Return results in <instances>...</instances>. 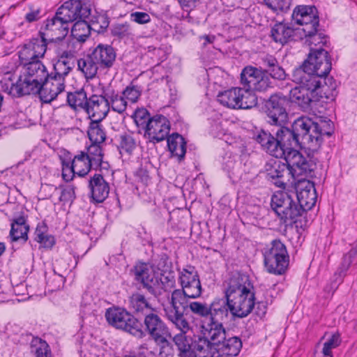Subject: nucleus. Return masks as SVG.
Segmentation results:
<instances>
[{
    "label": "nucleus",
    "instance_id": "2f4dec72",
    "mask_svg": "<svg viewBox=\"0 0 357 357\" xmlns=\"http://www.w3.org/2000/svg\"><path fill=\"white\" fill-rule=\"evenodd\" d=\"M134 86L132 82L123 91L122 96L114 95L109 97V106L114 111L118 113L123 112L128 105V103H134Z\"/></svg>",
    "mask_w": 357,
    "mask_h": 357
},
{
    "label": "nucleus",
    "instance_id": "3c124183",
    "mask_svg": "<svg viewBox=\"0 0 357 357\" xmlns=\"http://www.w3.org/2000/svg\"><path fill=\"white\" fill-rule=\"evenodd\" d=\"M87 100L86 93L83 89L68 93L67 95V101L69 105L74 109L80 107L85 109Z\"/></svg>",
    "mask_w": 357,
    "mask_h": 357
},
{
    "label": "nucleus",
    "instance_id": "72a5a7b5",
    "mask_svg": "<svg viewBox=\"0 0 357 357\" xmlns=\"http://www.w3.org/2000/svg\"><path fill=\"white\" fill-rule=\"evenodd\" d=\"M167 147L172 156L178 158L179 162L182 161L186 153L187 142L184 137L178 132H174L166 138Z\"/></svg>",
    "mask_w": 357,
    "mask_h": 357
},
{
    "label": "nucleus",
    "instance_id": "2eb2a0df",
    "mask_svg": "<svg viewBox=\"0 0 357 357\" xmlns=\"http://www.w3.org/2000/svg\"><path fill=\"white\" fill-rule=\"evenodd\" d=\"M294 198L297 204L304 210V214L312 209L317 202L316 190L312 183L303 179L299 181L295 187Z\"/></svg>",
    "mask_w": 357,
    "mask_h": 357
},
{
    "label": "nucleus",
    "instance_id": "ddd939ff",
    "mask_svg": "<svg viewBox=\"0 0 357 357\" xmlns=\"http://www.w3.org/2000/svg\"><path fill=\"white\" fill-rule=\"evenodd\" d=\"M279 159L275 158L266 162L264 167L266 178L275 186L284 189L291 176L287 166Z\"/></svg>",
    "mask_w": 357,
    "mask_h": 357
},
{
    "label": "nucleus",
    "instance_id": "bb28decb",
    "mask_svg": "<svg viewBox=\"0 0 357 357\" xmlns=\"http://www.w3.org/2000/svg\"><path fill=\"white\" fill-rule=\"evenodd\" d=\"M20 61L22 66L21 72L26 74L27 77L33 78L40 83L48 77L49 73L41 61L36 59L31 61L20 59Z\"/></svg>",
    "mask_w": 357,
    "mask_h": 357
},
{
    "label": "nucleus",
    "instance_id": "a211bd4d",
    "mask_svg": "<svg viewBox=\"0 0 357 357\" xmlns=\"http://www.w3.org/2000/svg\"><path fill=\"white\" fill-rule=\"evenodd\" d=\"M105 318L111 326L132 334L134 320L132 316L124 309L109 308L105 312Z\"/></svg>",
    "mask_w": 357,
    "mask_h": 357
},
{
    "label": "nucleus",
    "instance_id": "a19ab883",
    "mask_svg": "<svg viewBox=\"0 0 357 357\" xmlns=\"http://www.w3.org/2000/svg\"><path fill=\"white\" fill-rule=\"evenodd\" d=\"M34 235L35 241L45 248H52L55 244V238L48 234V227L45 222H38Z\"/></svg>",
    "mask_w": 357,
    "mask_h": 357
},
{
    "label": "nucleus",
    "instance_id": "4468645a",
    "mask_svg": "<svg viewBox=\"0 0 357 357\" xmlns=\"http://www.w3.org/2000/svg\"><path fill=\"white\" fill-rule=\"evenodd\" d=\"M158 280L153 267L149 263L139 261L135 265V287L138 290L145 289L153 296H156L155 285Z\"/></svg>",
    "mask_w": 357,
    "mask_h": 357
},
{
    "label": "nucleus",
    "instance_id": "9d476101",
    "mask_svg": "<svg viewBox=\"0 0 357 357\" xmlns=\"http://www.w3.org/2000/svg\"><path fill=\"white\" fill-rule=\"evenodd\" d=\"M289 105V100L281 93H275L264 102L265 113L267 116V121L278 127L282 126L288 119L287 106Z\"/></svg>",
    "mask_w": 357,
    "mask_h": 357
},
{
    "label": "nucleus",
    "instance_id": "338daca9",
    "mask_svg": "<svg viewBox=\"0 0 357 357\" xmlns=\"http://www.w3.org/2000/svg\"><path fill=\"white\" fill-rule=\"evenodd\" d=\"M59 189L53 185L50 184H45L42 185L40 190V195L42 197L43 199H50L52 197V195L57 192V191Z\"/></svg>",
    "mask_w": 357,
    "mask_h": 357
},
{
    "label": "nucleus",
    "instance_id": "c756f323",
    "mask_svg": "<svg viewBox=\"0 0 357 357\" xmlns=\"http://www.w3.org/2000/svg\"><path fill=\"white\" fill-rule=\"evenodd\" d=\"M334 132V124L330 119L313 121L314 149L317 151L323 142L324 136H331Z\"/></svg>",
    "mask_w": 357,
    "mask_h": 357
},
{
    "label": "nucleus",
    "instance_id": "b1692460",
    "mask_svg": "<svg viewBox=\"0 0 357 357\" xmlns=\"http://www.w3.org/2000/svg\"><path fill=\"white\" fill-rule=\"evenodd\" d=\"M297 203L295 198L289 200V203L284 212V216L280 218V221L286 225L295 224L296 227H302L303 226V222L305 225L307 220L304 214V210H302Z\"/></svg>",
    "mask_w": 357,
    "mask_h": 357
},
{
    "label": "nucleus",
    "instance_id": "49530a36",
    "mask_svg": "<svg viewBox=\"0 0 357 357\" xmlns=\"http://www.w3.org/2000/svg\"><path fill=\"white\" fill-rule=\"evenodd\" d=\"M222 343V355L225 357L236 356L242 349V342L240 337L234 336L228 339H225Z\"/></svg>",
    "mask_w": 357,
    "mask_h": 357
},
{
    "label": "nucleus",
    "instance_id": "6e6d98bb",
    "mask_svg": "<svg viewBox=\"0 0 357 357\" xmlns=\"http://www.w3.org/2000/svg\"><path fill=\"white\" fill-rule=\"evenodd\" d=\"M305 36L307 38L306 41L310 45H314L315 46L319 44L325 45L327 43V36L319 29V26H314V31H312L310 33H304Z\"/></svg>",
    "mask_w": 357,
    "mask_h": 357
},
{
    "label": "nucleus",
    "instance_id": "423d86ee",
    "mask_svg": "<svg viewBox=\"0 0 357 357\" xmlns=\"http://www.w3.org/2000/svg\"><path fill=\"white\" fill-rule=\"evenodd\" d=\"M264 264L269 273L282 275L289 264V255L285 245L279 239L271 241L263 250Z\"/></svg>",
    "mask_w": 357,
    "mask_h": 357
},
{
    "label": "nucleus",
    "instance_id": "20e7f679",
    "mask_svg": "<svg viewBox=\"0 0 357 357\" xmlns=\"http://www.w3.org/2000/svg\"><path fill=\"white\" fill-rule=\"evenodd\" d=\"M263 67L247 66L241 73L242 82L259 93L274 88L273 80L284 81L287 77L284 68L273 55L261 58Z\"/></svg>",
    "mask_w": 357,
    "mask_h": 357
},
{
    "label": "nucleus",
    "instance_id": "aec40b11",
    "mask_svg": "<svg viewBox=\"0 0 357 357\" xmlns=\"http://www.w3.org/2000/svg\"><path fill=\"white\" fill-rule=\"evenodd\" d=\"M105 95H92L88 98L85 111L89 114L90 119H104L109 110V98Z\"/></svg>",
    "mask_w": 357,
    "mask_h": 357
},
{
    "label": "nucleus",
    "instance_id": "5701e85b",
    "mask_svg": "<svg viewBox=\"0 0 357 357\" xmlns=\"http://www.w3.org/2000/svg\"><path fill=\"white\" fill-rule=\"evenodd\" d=\"M201 328L203 336L213 345H219L225 339L226 331L222 322L206 319Z\"/></svg>",
    "mask_w": 357,
    "mask_h": 357
},
{
    "label": "nucleus",
    "instance_id": "0eeeda50",
    "mask_svg": "<svg viewBox=\"0 0 357 357\" xmlns=\"http://www.w3.org/2000/svg\"><path fill=\"white\" fill-rule=\"evenodd\" d=\"M195 296L187 295L181 289H175L171 296V308L166 310L167 319L179 330L190 328L189 324L185 315L189 312L190 302L189 298H197Z\"/></svg>",
    "mask_w": 357,
    "mask_h": 357
},
{
    "label": "nucleus",
    "instance_id": "9b49d317",
    "mask_svg": "<svg viewBox=\"0 0 357 357\" xmlns=\"http://www.w3.org/2000/svg\"><path fill=\"white\" fill-rule=\"evenodd\" d=\"M91 5L89 0H68L60 6L56 13L64 21L71 23L91 15Z\"/></svg>",
    "mask_w": 357,
    "mask_h": 357
},
{
    "label": "nucleus",
    "instance_id": "a18cd8bd",
    "mask_svg": "<svg viewBox=\"0 0 357 357\" xmlns=\"http://www.w3.org/2000/svg\"><path fill=\"white\" fill-rule=\"evenodd\" d=\"M239 88H232L218 95V100L220 103L228 108L237 109L238 106V92Z\"/></svg>",
    "mask_w": 357,
    "mask_h": 357
},
{
    "label": "nucleus",
    "instance_id": "13d9d810",
    "mask_svg": "<svg viewBox=\"0 0 357 357\" xmlns=\"http://www.w3.org/2000/svg\"><path fill=\"white\" fill-rule=\"evenodd\" d=\"M264 4L273 12H286L291 6V0H263Z\"/></svg>",
    "mask_w": 357,
    "mask_h": 357
},
{
    "label": "nucleus",
    "instance_id": "864d4df0",
    "mask_svg": "<svg viewBox=\"0 0 357 357\" xmlns=\"http://www.w3.org/2000/svg\"><path fill=\"white\" fill-rule=\"evenodd\" d=\"M109 18L105 13L91 15L89 24L91 29L97 32L104 31L109 26Z\"/></svg>",
    "mask_w": 357,
    "mask_h": 357
},
{
    "label": "nucleus",
    "instance_id": "e2e57ef3",
    "mask_svg": "<svg viewBox=\"0 0 357 357\" xmlns=\"http://www.w3.org/2000/svg\"><path fill=\"white\" fill-rule=\"evenodd\" d=\"M75 198V187L68 185L61 189L59 201L63 203L72 202Z\"/></svg>",
    "mask_w": 357,
    "mask_h": 357
},
{
    "label": "nucleus",
    "instance_id": "4d7b16f0",
    "mask_svg": "<svg viewBox=\"0 0 357 357\" xmlns=\"http://www.w3.org/2000/svg\"><path fill=\"white\" fill-rule=\"evenodd\" d=\"M191 345L195 354H196V351L204 354L208 352L215 346L203 335L199 336L198 339L195 340L194 342L191 340Z\"/></svg>",
    "mask_w": 357,
    "mask_h": 357
},
{
    "label": "nucleus",
    "instance_id": "f3484780",
    "mask_svg": "<svg viewBox=\"0 0 357 357\" xmlns=\"http://www.w3.org/2000/svg\"><path fill=\"white\" fill-rule=\"evenodd\" d=\"M179 282L181 289L185 291L187 295L199 297L202 294V285L199 276L195 268L192 266L183 268L179 275Z\"/></svg>",
    "mask_w": 357,
    "mask_h": 357
},
{
    "label": "nucleus",
    "instance_id": "c85d7f7f",
    "mask_svg": "<svg viewBox=\"0 0 357 357\" xmlns=\"http://www.w3.org/2000/svg\"><path fill=\"white\" fill-rule=\"evenodd\" d=\"M10 226L9 233L10 241L26 243L29 231V225L26 222V218L24 215H20L12 220Z\"/></svg>",
    "mask_w": 357,
    "mask_h": 357
},
{
    "label": "nucleus",
    "instance_id": "dca6fc26",
    "mask_svg": "<svg viewBox=\"0 0 357 357\" xmlns=\"http://www.w3.org/2000/svg\"><path fill=\"white\" fill-rule=\"evenodd\" d=\"M170 123L167 117L162 114L152 116L149 122V130L145 129L144 136L148 135L150 142L153 143L165 140L169 135Z\"/></svg>",
    "mask_w": 357,
    "mask_h": 357
},
{
    "label": "nucleus",
    "instance_id": "cd10ccee",
    "mask_svg": "<svg viewBox=\"0 0 357 357\" xmlns=\"http://www.w3.org/2000/svg\"><path fill=\"white\" fill-rule=\"evenodd\" d=\"M91 53L101 68L112 67L116 56L114 49L111 45L102 44H99Z\"/></svg>",
    "mask_w": 357,
    "mask_h": 357
},
{
    "label": "nucleus",
    "instance_id": "393cba45",
    "mask_svg": "<svg viewBox=\"0 0 357 357\" xmlns=\"http://www.w3.org/2000/svg\"><path fill=\"white\" fill-rule=\"evenodd\" d=\"M89 188L91 198L97 203H101L106 199L109 192V183L100 174H95L89 180Z\"/></svg>",
    "mask_w": 357,
    "mask_h": 357
},
{
    "label": "nucleus",
    "instance_id": "09e8293b",
    "mask_svg": "<svg viewBox=\"0 0 357 357\" xmlns=\"http://www.w3.org/2000/svg\"><path fill=\"white\" fill-rule=\"evenodd\" d=\"M75 67V62H67L63 60H59L54 64V70L49 75L54 78L64 81L66 77Z\"/></svg>",
    "mask_w": 357,
    "mask_h": 357
},
{
    "label": "nucleus",
    "instance_id": "69168bd1",
    "mask_svg": "<svg viewBox=\"0 0 357 357\" xmlns=\"http://www.w3.org/2000/svg\"><path fill=\"white\" fill-rule=\"evenodd\" d=\"M160 273H165L172 271V264L167 255H162L157 264Z\"/></svg>",
    "mask_w": 357,
    "mask_h": 357
},
{
    "label": "nucleus",
    "instance_id": "0e129e2a",
    "mask_svg": "<svg viewBox=\"0 0 357 357\" xmlns=\"http://www.w3.org/2000/svg\"><path fill=\"white\" fill-rule=\"evenodd\" d=\"M339 342V335L333 334L329 340L324 344L323 347V354L324 356H332L331 349L337 347Z\"/></svg>",
    "mask_w": 357,
    "mask_h": 357
},
{
    "label": "nucleus",
    "instance_id": "603ef678",
    "mask_svg": "<svg viewBox=\"0 0 357 357\" xmlns=\"http://www.w3.org/2000/svg\"><path fill=\"white\" fill-rule=\"evenodd\" d=\"M152 120L149 112L144 107L135 109V126L138 128V133L145 129L149 130V122Z\"/></svg>",
    "mask_w": 357,
    "mask_h": 357
},
{
    "label": "nucleus",
    "instance_id": "774afa93",
    "mask_svg": "<svg viewBox=\"0 0 357 357\" xmlns=\"http://www.w3.org/2000/svg\"><path fill=\"white\" fill-rule=\"evenodd\" d=\"M151 17L147 13L135 11V22L138 24H145L149 22Z\"/></svg>",
    "mask_w": 357,
    "mask_h": 357
},
{
    "label": "nucleus",
    "instance_id": "052dcab7",
    "mask_svg": "<svg viewBox=\"0 0 357 357\" xmlns=\"http://www.w3.org/2000/svg\"><path fill=\"white\" fill-rule=\"evenodd\" d=\"M62 164V176L66 181H70L75 176L76 173L75 168H74L73 162L70 158L69 159L61 158Z\"/></svg>",
    "mask_w": 357,
    "mask_h": 357
},
{
    "label": "nucleus",
    "instance_id": "f257e3e1",
    "mask_svg": "<svg viewBox=\"0 0 357 357\" xmlns=\"http://www.w3.org/2000/svg\"><path fill=\"white\" fill-rule=\"evenodd\" d=\"M254 287L249 276L236 273L229 278L225 290V298H216L208 305L207 319L223 323L227 319L229 310L238 318L251 313L255 305Z\"/></svg>",
    "mask_w": 357,
    "mask_h": 357
},
{
    "label": "nucleus",
    "instance_id": "680f3d73",
    "mask_svg": "<svg viewBox=\"0 0 357 357\" xmlns=\"http://www.w3.org/2000/svg\"><path fill=\"white\" fill-rule=\"evenodd\" d=\"M161 288L165 291H169L175 285L174 272L173 271L165 273H160Z\"/></svg>",
    "mask_w": 357,
    "mask_h": 357
},
{
    "label": "nucleus",
    "instance_id": "bf43d9fd",
    "mask_svg": "<svg viewBox=\"0 0 357 357\" xmlns=\"http://www.w3.org/2000/svg\"><path fill=\"white\" fill-rule=\"evenodd\" d=\"M208 305H209L206 303L191 301L189 307V311L192 312L194 314L203 317L206 319L208 318V314H210Z\"/></svg>",
    "mask_w": 357,
    "mask_h": 357
},
{
    "label": "nucleus",
    "instance_id": "58836bf2",
    "mask_svg": "<svg viewBox=\"0 0 357 357\" xmlns=\"http://www.w3.org/2000/svg\"><path fill=\"white\" fill-rule=\"evenodd\" d=\"M78 70H80L86 79L95 77L100 68L91 53L88 54L84 58L77 60Z\"/></svg>",
    "mask_w": 357,
    "mask_h": 357
},
{
    "label": "nucleus",
    "instance_id": "6ab92c4d",
    "mask_svg": "<svg viewBox=\"0 0 357 357\" xmlns=\"http://www.w3.org/2000/svg\"><path fill=\"white\" fill-rule=\"evenodd\" d=\"M155 312L154 307L144 295L135 294V337L142 338L146 335L142 329V321Z\"/></svg>",
    "mask_w": 357,
    "mask_h": 357
},
{
    "label": "nucleus",
    "instance_id": "a878e982",
    "mask_svg": "<svg viewBox=\"0 0 357 357\" xmlns=\"http://www.w3.org/2000/svg\"><path fill=\"white\" fill-rule=\"evenodd\" d=\"M68 24L56 13L52 19L47 20L45 29L47 34H50V40L59 41L64 39L68 33Z\"/></svg>",
    "mask_w": 357,
    "mask_h": 357
},
{
    "label": "nucleus",
    "instance_id": "f8f14e48",
    "mask_svg": "<svg viewBox=\"0 0 357 357\" xmlns=\"http://www.w3.org/2000/svg\"><path fill=\"white\" fill-rule=\"evenodd\" d=\"M291 20L303 26L304 33H310L314 31V26H319V12L314 6H297L293 10Z\"/></svg>",
    "mask_w": 357,
    "mask_h": 357
},
{
    "label": "nucleus",
    "instance_id": "7ed1b4c3",
    "mask_svg": "<svg viewBox=\"0 0 357 357\" xmlns=\"http://www.w3.org/2000/svg\"><path fill=\"white\" fill-rule=\"evenodd\" d=\"M272 131L275 135L268 130L261 129L254 139L257 143H264L269 140L275 144H282L283 146L301 147L316 152V149H314L313 121L309 117L301 116L290 127L282 126L275 132Z\"/></svg>",
    "mask_w": 357,
    "mask_h": 357
},
{
    "label": "nucleus",
    "instance_id": "6e6552de",
    "mask_svg": "<svg viewBox=\"0 0 357 357\" xmlns=\"http://www.w3.org/2000/svg\"><path fill=\"white\" fill-rule=\"evenodd\" d=\"M307 75H309V71H307L305 68L302 67V65L295 68L292 74V81L296 84H298V87L292 89L290 91V98L292 102L297 103L301 107L304 109H308L310 107L312 102H318L321 100L319 94L315 96V93H313V86L310 87L306 86L305 80L301 81V78L307 79L308 78Z\"/></svg>",
    "mask_w": 357,
    "mask_h": 357
},
{
    "label": "nucleus",
    "instance_id": "79ce46f5",
    "mask_svg": "<svg viewBox=\"0 0 357 357\" xmlns=\"http://www.w3.org/2000/svg\"><path fill=\"white\" fill-rule=\"evenodd\" d=\"M102 120L91 119L87 135L92 143L102 144L106 139V132L101 123Z\"/></svg>",
    "mask_w": 357,
    "mask_h": 357
},
{
    "label": "nucleus",
    "instance_id": "7c9ffc66",
    "mask_svg": "<svg viewBox=\"0 0 357 357\" xmlns=\"http://www.w3.org/2000/svg\"><path fill=\"white\" fill-rule=\"evenodd\" d=\"M143 322L145 325L146 331H148L153 340L163 335H167L169 332L166 324L155 312L147 318H145Z\"/></svg>",
    "mask_w": 357,
    "mask_h": 357
},
{
    "label": "nucleus",
    "instance_id": "39448f33",
    "mask_svg": "<svg viewBox=\"0 0 357 357\" xmlns=\"http://www.w3.org/2000/svg\"><path fill=\"white\" fill-rule=\"evenodd\" d=\"M261 148L276 158H283L284 165L289 168L291 176L296 178V176L310 174L314 171L316 164L308 161L297 150L303 149L301 147L283 146L282 144H275L268 140L264 143H259Z\"/></svg>",
    "mask_w": 357,
    "mask_h": 357
},
{
    "label": "nucleus",
    "instance_id": "5fc2aeb1",
    "mask_svg": "<svg viewBox=\"0 0 357 357\" xmlns=\"http://www.w3.org/2000/svg\"><path fill=\"white\" fill-rule=\"evenodd\" d=\"M31 347L35 348L32 351L35 353L36 357H52L50 346L40 338L34 339L31 342Z\"/></svg>",
    "mask_w": 357,
    "mask_h": 357
},
{
    "label": "nucleus",
    "instance_id": "412c9836",
    "mask_svg": "<svg viewBox=\"0 0 357 357\" xmlns=\"http://www.w3.org/2000/svg\"><path fill=\"white\" fill-rule=\"evenodd\" d=\"M39 98L44 103H50L55 100L56 97L65 89L64 81L54 78L50 75L45 80L40 84Z\"/></svg>",
    "mask_w": 357,
    "mask_h": 357
},
{
    "label": "nucleus",
    "instance_id": "ea45409f",
    "mask_svg": "<svg viewBox=\"0 0 357 357\" xmlns=\"http://www.w3.org/2000/svg\"><path fill=\"white\" fill-rule=\"evenodd\" d=\"M294 30L283 23L275 24L271 29V37L275 43H287L294 36Z\"/></svg>",
    "mask_w": 357,
    "mask_h": 357
},
{
    "label": "nucleus",
    "instance_id": "c9c22d12",
    "mask_svg": "<svg viewBox=\"0 0 357 357\" xmlns=\"http://www.w3.org/2000/svg\"><path fill=\"white\" fill-rule=\"evenodd\" d=\"M241 83L244 88H239L238 89V109H249L256 107L257 105L258 100L254 91H257L244 84L241 80Z\"/></svg>",
    "mask_w": 357,
    "mask_h": 357
},
{
    "label": "nucleus",
    "instance_id": "1a4fd4ad",
    "mask_svg": "<svg viewBox=\"0 0 357 357\" xmlns=\"http://www.w3.org/2000/svg\"><path fill=\"white\" fill-rule=\"evenodd\" d=\"M11 77L12 75L7 73L3 79L1 81V84L4 91L13 97L19 98L27 95L39 94L41 83L38 81L27 77L22 72H21L16 83L12 82Z\"/></svg>",
    "mask_w": 357,
    "mask_h": 357
},
{
    "label": "nucleus",
    "instance_id": "4be33fe9",
    "mask_svg": "<svg viewBox=\"0 0 357 357\" xmlns=\"http://www.w3.org/2000/svg\"><path fill=\"white\" fill-rule=\"evenodd\" d=\"M40 37L33 38L30 43L25 45L20 52L19 58L25 61L31 59L39 60L43 57L47 50V40L45 38V33H40Z\"/></svg>",
    "mask_w": 357,
    "mask_h": 357
},
{
    "label": "nucleus",
    "instance_id": "f704fd0d",
    "mask_svg": "<svg viewBox=\"0 0 357 357\" xmlns=\"http://www.w3.org/2000/svg\"><path fill=\"white\" fill-rule=\"evenodd\" d=\"M189 330H180L181 333L176 334L174 337H172V340L177 347L179 352L178 356L180 357H197V355L194 354L192 349L191 338H188L185 333Z\"/></svg>",
    "mask_w": 357,
    "mask_h": 357
},
{
    "label": "nucleus",
    "instance_id": "37998d69",
    "mask_svg": "<svg viewBox=\"0 0 357 357\" xmlns=\"http://www.w3.org/2000/svg\"><path fill=\"white\" fill-rule=\"evenodd\" d=\"M118 149L122 157L129 159L132 156L134 151V137L132 131L128 130L119 135Z\"/></svg>",
    "mask_w": 357,
    "mask_h": 357
},
{
    "label": "nucleus",
    "instance_id": "de8ad7c7",
    "mask_svg": "<svg viewBox=\"0 0 357 357\" xmlns=\"http://www.w3.org/2000/svg\"><path fill=\"white\" fill-rule=\"evenodd\" d=\"M155 344L160 347V357H173L174 355V343L172 340V335L170 332L168 335H163L159 338L154 340Z\"/></svg>",
    "mask_w": 357,
    "mask_h": 357
},
{
    "label": "nucleus",
    "instance_id": "8fccbe9b",
    "mask_svg": "<svg viewBox=\"0 0 357 357\" xmlns=\"http://www.w3.org/2000/svg\"><path fill=\"white\" fill-rule=\"evenodd\" d=\"M72 160L76 173L79 176H85L91 169H93V164L89 161V159H86L84 152L83 151H82L80 154L74 156Z\"/></svg>",
    "mask_w": 357,
    "mask_h": 357
},
{
    "label": "nucleus",
    "instance_id": "f03ea898",
    "mask_svg": "<svg viewBox=\"0 0 357 357\" xmlns=\"http://www.w3.org/2000/svg\"><path fill=\"white\" fill-rule=\"evenodd\" d=\"M302 67L309 71L307 75L310 84L306 86L310 88L313 86V93L319 96L321 99L333 100L336 96L337 86L335 79L333 77H328L332 68L331 58L328 51L319 47L310 48V51L306 59L302 63ZM307 82V79H302Z\"/></svg>",
    "mask_w": 357,
    "mask_h": 357
},
{
    "label": "nucleus",
    "instance_id": "4c0bfd02",
    "mask_svg": "<svg viewBox=\"0 0 357 357\" xmlns=\"http://www.w3.org/2000/svg\"><path fill=\"white\" fill-rule=\"evenodd\" d=\"M102 144L92 143L87 147V151L84 155L86 159H89V161L93 164V169H105L107 163L103 162V153L101 146Z\"/></svg>",
    "mask_w": 357,
    "mask_h": 357
},
{
    "label": "nucleus",
    "instance_id": "e433bc0d",
    "mask_svg": "<svg viewBox=\"0 0 357 357\" xmlns=\"http://www.w3.org/2000/svg\"><path fill=\"white\" fill-rule=\"evenodd\" d=\"M356 257L357 250L355 248H351L347 253L344 255L342 259V261L334 274L335 282L336 283L340 284L342 282L343 278L346 276L349 267L354 262Z\"/></svg>",
    "mask_w": 357,
    "mask_h": 357
},
{
    "label": "nucleus",
    "instance_id": "473e14b6",
    "mask_svg": "<svg viewBox=\"0 0 357 357\" xmlns=\"http://www.w3.org/2000/svg\"><path fill=\"white\" fill-rule=\"evenodd\" d=\"M294 198V191L286 192L279 190L272 195L271 207L280 220L282 216H284V212L285 211L287 206L289 203V200L293 199Z\"/></svg>",
    "mask_w": 357,
    "mask_h": 357
},
{
    "label": "nucleus",
    "instance_id": "c03bdc74",
    "mask_svg": "<svg viewBox=\"0 0 357 357\" xmlns=\"http://www.w3.org/2000/svg\"><path fill=\"white\" fill-rule=\"evenodd\" d=\"M91 26L85 19L75 21L71 28V36L80 43H84L90 36Z\"/></svg>",
    "mask_w": 357,
    "mask_h": 357
}]
</instances>
